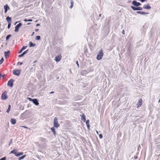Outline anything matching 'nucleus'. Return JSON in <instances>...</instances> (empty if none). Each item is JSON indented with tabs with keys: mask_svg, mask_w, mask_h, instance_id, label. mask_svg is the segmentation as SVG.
<instances>
[{
	"mask_svg": "<svg viewBox=\"0 0 160 160\" xmlns=\"http://www.w3.org/2000/svg\"><path fill=\"white\" fill-rule=\"evenodd\" d=\"M103 55V53L102 50H101L98 52L96 59L98 60H100L102 59V57Z\"/></svg>",
	"mask_w": 160,
	"mask_h": 160,
	"instance_id": "1",
	"label": "nucleus"
},
{
	"mask_svg": "<svg viewBox=\"0 0 160 160\" xmlns=\"http://www.w3.org/2000/svg\"><path fill=\"white\" fill-rule=\"evenodd\" d=\"M53 126V127L56 128H58L60 126L59 124L58 123V119L57 117H55L54 119Z\"/></svg>",
	"mask_w": 160,
	"mask_h": 160,
	"instance_id": "2",
	"label": "nucleus"
},
{
	"mask_svg": "<svg viewBox=\"0 0 160 160\" xmlns=\"http://www.w3.org/2000/svg\"><path fill=\"white\" fill-rule=\"evenodd\" d=\"M21 71V70L15 69L12 71V73L14 75L19 76L20 74Z\"/></svg>",
	"mask_w": 160,
	"mask_h": 160,
	"instance_id": "3",
	"label": "nucleus"
},
{
	"mask_svg": "<svg viewBox=\"0 0 160 160\" xmlns=\"http://www.w3.org/2000/svg\"><path fill=\"white\" fill-rule=\"evenodd\" d=\"M7 92L6 91H5L3 92L1 96V98L2 100H5L8 98V96L6 94Z\"/></svg>",
	"mask_w": 160,
	"mask_h": 160,
	"instance_id": "4",
	"label": "nucleus"
},
{
	"mask_svg": "<svg viewBox=\"0 0 160 160\" xmlns=\"http://www.w3.org/2000/svg\"><path fill=\"white\" fill-rule=\"evenodd\" d=\"M14 81V80L12 79H11L9 80L7 83L8 86L11 88H12L13 85V82Z\"/></svg>",
	"mask_w": 160,
	"mask_h": 160,
	"instance_id": "5",
	"label": "nucleus"
},
{
	"mask_svg": "<svg viewBox=\"0 0 160 160\" xmlns=\"http://www.w3.org/2000/svg\"><path fill=\"white\" fill-rule=\"evenodd\" d=\"M131 8L134 11H141L142 10V8L141 7H139V6L135 7L133 6H131Z\"/></svg>",
	"mask_w": 160,
	"mask_h": 160,
	"instance_id": "6",
	"label": "nucleus"
},
{
	"mask_svg": "<svg viewBox=\"0 0 160 160\" xmlns=\"http://www.w3.org/2000/svg\"><path fill=\"white\" fill-rule=\"evenodd\" d=\"M132 4L133 5V6L135 7H138L141 5V4L140 2H137L135 0H133L132 2Z\"/></svg>",
	"mask_w": 160,
	"mask_h": 160,
	"instance_id": "7",
	"label": "nucleus"
},
{
	"mask_svg": "<svg viewBox=\"0 0 160 160\" xmlns=\"http://www.w3.org/2000/svg\"><path fill=\"white\" fill-rule=\"evenodd\" d=\"M62 58L61 55L60 54L58 55L57 56L55 57V61L58 62L60 61Z\"/></svg>",
	"mask_w": 160,
	"mask_h": 160,
	"instance_id": "8",
	"label": "nucleus"
},
{
	"mask_svg": "<svg viewBox=\"0 0 160 160\" xmlns=\"http://www.w3.org/2000/svg\"><path fill=\"white\" fill-rule=\"evenodd\" d=\"M4 12L5 13H6L8 10L10 9V8L8 6L7 4L5 5L4 6Z\"/></svg>",
	"mask_w": 160,
	"mask_h": 160,
	"instance_id": "9",
	"label": "nucleus"
},
{
	"mask_svg": "<svg viewBox=\"0 0 160 160\" xmlns=\"http://www.w3.org/2000/svg\"><path fill=\"white\" fill-rule=\"evenodd\" d=\"M143 8L144 9L149 10L151 9V7L150 6L149 4L148 3L147 5H144L143 6Z\"/></svg>",
	"mask_w": 160,
	"mask_h": 160,
	"instance_id": "10",
	"label": "nucleus"
},
{
	"mask_svg": "<svg viewBox=\"0 0 160 160\" xmlns=\"http://www.w3.org/2000/svg\"><path fill=\"white\" fill-rule=\"evenodd\" d=\"M28 51V49L25 51H24L22 53L19 55L18 56V57L19 58H21L24 56L27 53Z\"/></svg>",
	"mask_w": 160,
	"mask_h": 160,
	"instance_id": "11",
	"label": "nucleus"
},
{
	"mask_svg": "<svg viewBox=\"0 0 160 160\" xmlns=\"http://www.w3.org/2000/svg\"><path fill=\"white\" fill-rule=\"evenodd\" d=\"M32 102L36 106L38 105L39 104L38 100L36 98L33 99Z\"/></svg>",
	"mask_w": 160,
	"mask_h": 160,
	"instance_id": "12",
	"label": "nucleus"
},
{
	"mask_svg": "<svg viewBox=\"0 0 160 160\" xmlns=\"http://www.w3.org/2000/svg\"><path fill=\"white\" fill-rule=\"evenodd\" d=\"M10 53V51H8L7 52L5 51L4 52V56L5 58H8L9 56V54Z\"/></svg>",
	"mask_w": 160,
	"mask_h": 160,
	"instance_id": "13",
	"label": "nucleus"
},
{
	"mask_svg": "<svg viewBox=\"0 0 160 160\" xmlns=\"http://www.w3.org/2000/svg\"><path fill=\"white\" fill-rule=\"evenodd\" d=\"M55 127H52L51 128V130L52 132L53 133V134L55 136H56V132L55 129Z\"/></svg>",
	"mask_w": 160,
	"mask_h": 160,
	"instance_id": "14",
	"label": "nucleus"
},
{
	"mask_svg": "<svg viewBox=\"0 0 160 160\" xmlns=\"http://www.w3.org/2000/svg\"><path fill=\"white\" fill-rule=\"evenodd\" d=\"M80 116L81 117V120L82 121L84 122L86 121V116L85 115H84V114H83L82 115H81Z\"/></svg>",
	"mask_w": 160,
	"mask_h": 160,
	"instance_id": "15",
	"label": "nucleus"
},
{
	"mask_svg": "<svg viewBox=\"0 0 160 160\" xmlns=\"http://www.w3.org/2000/svg\"><path fill=\"white\" fill-rule=\"evenodd\" d=\"M137 13L138 14H140L141 15H145L146 14H149V13L148 12H142V11H137Z\"/></svg>",
	"mask_w": 160,
	"mask_h": 160,
	"instance_id": "16",
	"label": "nucleus"
},
{
	"mask_svg": "<svg viewBox=\"0 0 160 160\" xmlns=\"http://www.w3.org/2000/svg\"><path fill=\"white\" fill-rule=\"evenodd\" d=\"M142 105V99L141 98H140L138 102V103L137 104V105L138 106V107H140Z\"/></svg>",
	"mask_w": 160,
	"mask_h": 160,
	"instance_id": "17",
	"label": "nucleus"
},
{
	"mask_svg": "<svg viewBox=\"0 0 160 160\" xmlns=\"http://www.w3.org/2000/svg\"><path fill=\"white\" fill-rule=\"evenodd\" d=\"M11 18L9 17V16H8L6 18V20L8 23H11Z\"/></svg>",
	"mask_w": 160,
	"mask_h": 160,
	"instance_id": "18",
	"label": "nucleus"
},
{
	"mask_svg": "<svg viewBox=\"0 0 160 160\" xmlns=\"http://www.w3.org/2000/svg\"><path fill=\"white\" fill-rule=\"evenodd\" d=\"M27 46H24L22 47V48L18 52V53H21L23 50H24L27 48Z\"/></svg>",
	"mask_w": 160,
	"mask_h": 160,
	"instance_id": "19",
	"label": "nucleus"
},
{
	"mask_svg": "<svg viewBox=\"0 0 160 160\" xmlns=\"http://www.w3.org/2000/svg\"><path fill=\"white\" fill-rule=\"evenodd\" d=\"M11 122L12 125H14L16 123V120L15 119L11 118Z\"/></svg>",
	"mask_w": 160,
	"mask_h": 160,
	"instance_id": "20",
	"label": "nucleus"
},
{
	"mask_svg": "<svg viewBox=\"0 0 160 160\" xmlns=\"http://www.w3.org/2000/svg\"><path fill=\"white\" fill-rule=\"evenodd\" d=\"M36 44L35 43H33L30 41L29 43V47H34L35 46Z\"/></svg>",
	"mask_w": 160,
	"mask_h": 160,
	"instance_id": "21",
	"label": "nucleus"
},
{
	"mask_svg": "<svg viewBox=\"0 0 160 160\" xmlns=\"http://www.w3.org/2000/svg\"><path fill=\"white\" fill-rule=\"evenodd\" d=\"M23 154V152H17L15 156L17 157H19L20 156L22 155Z\"/></svg>",
	"mask_w": 160,
	"mask_h": 160,
	"instance_id": "22",
	"label": "nucleus"
},
{
	"mask_svg": "<svg viewBox=\"0 0 160 160\" xmlns=\"http://www.w3.org/2000/svg\"><path fill=\"white\" fill-rule=\"evenodd\" d=\"M89 120H87L86 121V125L87 127V128L88 129H89V128L90 127V125L89 124Z\"/></svg>",
	"mask_w": 160,
	"mask_h": 160,
	"instance_id": "23",
	"label": "nucleus"
},
{
	"mask_svg": "<svg viewBox=\"0 0 160 160\" xmlns=\"http://www.w3.org/2000/svg\"><path fill=\"white\" fill-rule=\"evenodd\" d=\"M16 153H17V150L13 149V150L11 151L10 152V153H13V154H14L15 155Z\"/></svg>",
	"mask_w": 160,
	"mask_h": 160,
	"instance_id": "24",
	"label": "nucleus"
},
{
	"mask_svg": "<svg viewBox=\"0 0 160 160\" xmlns=\"http://www.w3.org/2000/svg\"><path fill=\"white\" fill-rule=\"evenodd\" d=\"M26 154L23 155V156H22L19 157L18 158V160H21L22 159H23L26 157Z\"/></svg>",
	"mask_w": 160,
	"mask_h": 160,
	"instance_id": "25",
	"label": "nucleus"
},
{
	"mask_svg": "<svg viewBox=\"0 0 160 160\" xmlns=\"http://www.w3.org/2000/svg\"><path fill=\"white\" fill-rule=\"evenodd\" d=\"M22 26V24L21 23H19V24H18L15 26V27L19 28Z\"/></svg>",
	"mask_w": 160,
	"mask_h": 160,
	"instance_id": "26",
	"label": "nucleus"
},
{
	"mask_svg": "<svg viewBox=\"0 0 160 160\" xmlns=\"http://www.w3.org/2000/svg\"><path fill=\"white\" fill-rule=\"evenodd\" d=\"M11 105H9L8 106V109L7 110V111H6V112L8 113L10 110V109H11Z\"/></svg>",
	"mask_w": 160,
	"mask_h": 160,
	"instance_id": "27",
	"label": "nucleus"
},
{
	"mask_svg": "<svg viewBox=\"0 0 160 160\" xmlns=\"http://www.w3.org/2000/svg\"><path fill=\"white\" fill-rule=\"evenodd\" d=\"M11 37V34H8V35H7L6 38V41H8Z\"/></svg>",
	"mask_w": 160,
	"mask_h": 160,
	"instance_id": "28",
	"label": "nucleus"
},
{
	"mask_svg": "<svg viewBox=\"0 0 160 160\" xmlns=\"http://www.w3.org/2000/svg\"><path fill=\"white\" fill-rule=\"evenodd\" d=\"M70 2L71 3V5L70 7V8H72L73 6V1L72 0H71L70 1Z\"/></svg>",
	"mask_w": 160,
	"mask_h": 160,
	"instance_id": "29",
	"label": "nucleus"
},
{
	"mask_svg": "<svg viewBox=\"0 0 160 160\" xmlns=\"http://www.w3.org/2000/svg\"><path fill=\"white\" fill-rule=\"evenodd\" d=\"M32 19H28L27 20L26 19H25L24 20V21L25 22H32Z\"/></svg>",
	"mask_w": 160,
	"mask_h": 160,
	"instance_id": "30",
	"label": "nucleus"
},
{
	"mask_svg": "<svg viewBox=\"0 0 160 160\" xmlns=\"http://www.w3.org/2000/svg\"><path fill=\"white\" fill-rule=\"evenodd\" d=\"M41 39V37L39 36H37L35 38V39L36 40H40Z\"/></svg>",
	"mask_w": 160,
	"mask_h": 160,
	"instance_id": "31",
	"label": "nucleus"
},
{
	"mask_svg": "<svg viewBox=\"0 0 160 160\" xmlns=\"http://www.w3.org/2000/svg\"><path fill=\"white\" fill-rule=\"evenodd\" d=\"M19 28L15 27V30H14V32H18L19 31Z\"/></svg>",
	"mask_w": 160,
	"mask_h": 160,
	"instance_id": "32",
	"label": "nucleus"
},
{
	"mask_svg": "<svg viewBox=\"0 0 160 160\" xmlns=\"http://www.w3.org/2000/svg\"><path fill=\"white\" fill-rule=\"evenodd\" d=\"M3 61L4 59L2 58L1 60H0V65L3 62Z\"/></svg>",
	"mask_w": 160,
	"mask_h": 160,
	"instance_id": "33",
	"label": "nucleus"
},
{
	"mask_svg": "<svg viewBox=\"0 0 160 160\" xmlns=\"http://www.w3.org/2000/svg\"><path fill=\"white\" fill-rule=\"evenodd\" d=\"M8 25L7 28L8 29H9L11 26V23H8Z\"/></svg>",
	"mask_w": 160,
	"mask_h": 160,
	"instance_id": "34",
	"label": "nucleus"
},
{
	"mask_svg": "<svg viewBox=\"0 0 160 160\" xmlns=\"http://www.w3.org/2000/svg\"><path fill=\"white\" fill-rule=\"evenodd\" d=\"M6 157H3L0 159V160H6Z\"/></svg>",
	"mask_w": 160,
	"mask_h": 160,
	"instance_id": "35",
	"label": "nucleus"
},
{
	"mask_svg": "<svg viewBox=\"0 0 160 160\" xmlns=\"http://www.w3.org/2000/svg\"><path fill=\"white\" fill-rule=\"evenodd\" d=\"M99 138L100 139H101L102 138L103 136L102 134H100L99 135Z\"/></svg>",
	"mask_w": 160,
	"mask_h": 160,
	"instance_id": "36",
	"label": "nucleus"
},
{
	"mask_svg": "<svg viewBox=\"0 0 160 160\" xmlns=\"http://www.w3.org/2000/svg\"><path fill=\"white\" fill-rule=\"evenodd\" d=\"M23 64V63L22 62H18L17 63V65H22V64Z\"/></svg>",
	"mask_w": 160,
	"mask_h": 160,
	"instance_id": "37",
	"label": "nucleus"
},
{
	"mask_svg": "<svg viewBox=\"0 0 160 160\" xmlns=\"http://www.w3.org/2000/svg\"><path fill=\"white\" fill-rule=\"evenodd\" d=\"M27 99L30 101H32L33 99H32L30 98H28Z\"/></svg>",
	"mask_w": 160,
	"mask_h": 160,
	"instance_id": "38",
	"label": "nucleus"
},
{
	"mask_svg": "<svg viewBox=\"0 0 160 160\" xmlns=\"http://www.w3.org/2000/svg\"><path fill=\"white\" fill-rule=\"evenodd\" d=\"M147 0H139V1H140L142 2H146Z\"/></svg>",
	"mask_w": 160,
	"mask_h": 160,
	"instance_id": "39",
	"label": "nucleus"
},
{
	"mask_svg": "<svg viewBox=\"0 0 160 160\" xmlns=\"http://www.w3.org/2000/svg\"><path fill=\"white\" fill-rule=\"evenodd\" d=\"M12 139H11L10 140V142L9 144V146H10V144L12 143Z\"/></svg>",
	"mask_w": 160,
	"mask_h": 160,
	"instance_id": "40",
	"label": "nucleus"
},
{
	"mask_svg": "<svg viewBox=\"0 0 160 160\" xmlns=\"http://www.w3.org/2000/svg\"><path fill=\"white\" fill-rule=\"evenodd\" d=\"M76 63L77 64V65L78 66V67H79V64H78V61H76Z\"/></svg>",
	"mask_w": 160,
	"mask_h": 160,
	"instance_id": "41",
	"label": "nucleus"
},
{
	"mask_svg": "<svg viewBox=\"0 0 160 160\" xmlns=\"http://www.w3.org/2000/svg\"><path fill=\"white\" fill-rule=\"evenodd\" d=\"M35 30L36 32H38L39 31V29H35Z\"/></svg>",
	"mask_w": 160,
	"mask_h": 160,
	"instance_id": "42",
	"label": "nucleus"
},
{
	"mask_svg": "<svg viewBox=\"0 0 160 160\" xmlns=\"http://www.w3.org/2000/svg\"><path fill=\"white\" fill-rule=\"evenodd\" d=\"M5 76H6V75L5 74H4V75H2V78H4Z\"/></svg>",
	"mask_w": 160,
	"mask_h": 160,
	"instance_id": "43",
	"label": "nucleus"
},
{
	"mask_svg": "<svg viewBox=\"0 0 160 160\" xmlns=\"http://www.w3.org/2000/svg\"><path fill=\"white\" fill-rule=\"evenodd\" d=\"M54 93V92H52H52H50V94H53V93Z\"/></svg>",
	"mask_w": 160,
	"mask_h": 160,
	"instance_id": "44",
	"label": "nucleus"
},
{
	"mask_svg": "<svg viewBox=\"0 0 160 160\" xmlns=\"http://www.w3.org/2000/svg\"><path fill=\"white\" fill-rule=\"evenodd\" d=\"M122 34H124V30H122Z\"/></svg>",
	"mask_w": 160,
	"mask_h": 160,
	"instance_id": "45",
	"label": "nucleus"
},
{
	"mask_svg": "<svg viewBox=\"0 0 160 160\" xmlns=\"http://www.w3.org/2000/svg\"><path fill=\"white\" fill-rule=\"evenodd\" d=\"M40 25V24H39L38 23L36 24V26H39Z\"/></svg>",
	"mask_w": 160,
	"mask_h": 160,
	"instance_id": "46",
	"label": "nucleus"
},
{
	"mask_svg": "<svg viewBox=\"0 0 160 160\" xmlns=\"http://www.w3.org/2000/svg\"><path fill=\"white\" fill-rule=\"evenodd\" d=\"M22 127L24 128H27L26 126H22Z\"/></svg>",
	"mask_w": 160,
	"mask_h": 160,
	"instance_id": "47",
	"label": "nucleus"
},
{
	"mask_svg": "<svg viewBox=\"0 0 160 160\" xmlns=\"http://www.w3.org/2000/svg\"><path fill=\"white\" fill-rule=\"evenodd\" d=\"M34 33V32H32V34L31 35V36H32L33 35Z\"/></svg>",
	"mask_w": 160,
	"mask_h": 160,
	"instance_id": "48",
	"label": "nucleus"
},
{
	"mask_svg": "<svg viewBox=\"0 0 160 160\" xmlns=\"http://www.w3.org/2000/svg\"><path fill=\"white\" fill-rule=\"evenodd\" d=\"M18 22H16L14 23V25H16L17 23H18Z\"/></svg>",
	"mask_w": 160,
	"mask_h": 160,
	"instance_id": "49",
	"label": "nucleus"
},
{
	"mask_svg": "<svg viewBox=\"0 0 160 160\" xmlns=\"http://www.w3.org/2000/svg\"><path fill=\"white\" fill-rule=\"evenodd\" d=\"M31 24V23H30V22H29V23H28L27 24V25H29Z\"/></svg>",
	"mask_w": 160,
	"mask_h": 160,
	"instance_id": "50",
	"label": "nucleus"
},
{
	"mask_svg": "<svg viewBox=\"0 0 160 160\" xmlns=\"http://www.w3.org/2000/svg\"><path fill=\"white\" fill-rule=\"evenodd\" d=\"M37 62V61H35L33 62V63H35V62Z\"/></svg>",
	"mask_w": 160,
	"mask_h": 160,
	"instance_id": "51",
	"label": "nucleus"
},
{
	"mask_svg": "<svg viewBox=\"0 0 160 160\" xmlns=\"http://www.w3.org/2000/svg\"><path fill=\"white\" fill-rule=\"evenodd\" d=\"M130 2H131V1H128V3H130Z\"/></svg>",
	"mask_w": 160,
	"mask_h": 160,
	"instance_id": "52",
	"label": "nucleus"
},
{
	"mask_svg": "<svg viewBox=\"0 0 160 160\" xmlns=\"http://www.w3.org/2000/svg\"><path fill=\"white\" fill-rule=\"evenodd\" d=\"M101 14H99V17H101Z\"/></svg>",
	"mask_w": 160,
	"mask_h": 160,
	"instance_id": "53",
	"label": "nucleus"
},
{
	"mask_svg": "<svg viewBox=\"0 0 160 160\" xmlns=\"http://www.w3.org/2000/svg\"><path fill=\"white\" fill-rule=\"evenodd\" d=\"M158 102H160V98H159V101H158Z\"/></svg>",
	"mask_w": 160,
	"mask_h": 160,
	"instance_id": "54",
	"label": "nucleus"
},
{
	"mask_svg": "<svg viewBox=\"0 0 160 160\" xmlns=\"http://www.w3.org/2000/svg\"><path fill=\"white\" fill-rule=\"evenodd\" d=\"M96 133H97L98 134V131H96Z\"/></svg>",
	"mask_w": 160,
	"mask_h": 160,
	"instance_id": "55",
	"label": "nucleus"
},
{
	"mask_svg": "<svg viewBox=\"0 0 160 160\" xmlns=\"http://www.w3.org/2000/svg\"><path fill=\"white\" fill-rule=\"evenodd\" d=\"M2 75H1V73H0V77H1V76H2Z\"/></svg>",
	"mask_w": 160,
	"mask_h": 160,
	"instance_id": "56",
	"label": "nucleus"
},
{
	"mask_svg": "<svg viewBox=\"0 0 160 160\" xmlns=\"http://www.w3.org/2000/svg\"><path fill=\"white\" fill-rule=\"evenodd\" d=\"M37 22V20H36V22Z\"/></svg>",
	"mask_w": 160,
	"mask_h": 160,
	"instance_id": "57",
	"label": "nucleus"
}]
</instances>
